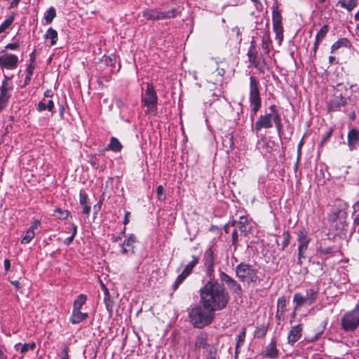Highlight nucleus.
Returning a JSON list of instances; mask_svg holds the SVG:
<instances>
[{
    "label": "nucleus",
    "instance_id": "a19ab883",
    "mask_svg": "<svg viewBox=\"0 0 359 359\" xmlns=\"http://www.w3.org/2000/svg\"><path fill=\"white\" fill-rule=\"evenodd\" d=\"M245 330H243L241 333H240L236 337V353L238 352V348L241 345H243V344L244 342V340H245Z\"/></svg>",
    "mask_w": 359,
    "mask_h": 359
},
{
    "label": "nucleus",
    "instance_id": "de8ad7c7",
    "mask_svg": "<svg viewBox=\"0 0 359 359\" xmlns=\"http://www.w3.org/2000/svg\"><path fill=\"white\" fill-rule=\"evenodd\" d=\"M283 236L284 238V240L283 241V247L282 250H284L285 247H287L289 245L290 243V233L288 231L284 232L283 234Z\"/></svg>",
    "mask_w": 359,
    "mask_h": 359
},
{
    "label": "nucleus",
    "instance_id": "cd10ccee",
    "mask_svg": "<svg viewBox=\"0 0 359 359\" xmlns=\"http://www.w3.org/2000/svg\"><path fill=\"white\" fill-rule=\"evenodd\" d=\"M199 258L197 256L192 255L191 256V261L189 262L186 266L184 267V270L182 271L184 274L186 273L187 276H189L193 269L195 267V266L198 263Z\"/></svg>",
    "mask_w": 359,
    "mask_h": 359
},
{
    "label": "nucleus",
    "instance_id": "bb28decb",
    "mask_svg": "<svg viewBox=\"0 0 359 359\" xmlns=\"http://www.w3.org/2000/svg\"><path fill=\"white\" fill-rule=\"evenodd\" d=\"M272 21L273 26H282V16L278 6H273Z\"/></svg>",
    "mask_w": 359,
    "mask_h": 359
},
{
    "label": "nucleus",
    "instance_id": "473e14b6",
    "mask_svg": "<svg viewBox=\"0 0 359 359\" xmlns=\"http://www.w3.org/2000/svg\"><path fill=\"white\" fill-rule=\"evenodd\" d=\"M161 13H162V20H163V19H167V18H175L180 13V11H179L178 8H172L171 10L161 12Z\"/></svg>",
    "mask_w": 359,
    "mask_h": 359
},
{
    "label": "nucleus",
    "instance_id": "9d476101",
    "mask_svg": "<svg viewBox=\"0 0 359 359\" xmlns=\"http://www.w3.org/2000/svg\"><path fill=\"white\" fill-rule=\"evenodd\" d=\"M219 278L222 283L226 284L227 287L230 290L236 294L239 295L242 293L241 286L237 283L236 280L232 278L226 273L221 271L219 273Z\"/></svg>",
    "mask_w": 359,
    "mask_h": 359
},
{
    "label": "nucleus",
    "instance_id": "c03bdc74",
    "mask_svg": "<svg viewBox=\"0 0 359 359\" xmlns=\"http://www.w3.org/2000/svg\"><path fill=\"white\" fill-rule=\"evenodd\" d=\"M164 188L162 185H159L156 189L157 197L159 201H164L165 199V196L163 194Z\"/></svg>",
    "mask_w": 359,
    "mask_h": 359
},
{
    "label": "nucleus",
    "instance_id": "69168bd1",
    "mask_svg": "<svg viewBox=\"0 0 359 359\" xmlns=\"http://www.w3.org/2000/svg\"><path fill=\"white\" fill-rule=\"evenodd\" d=\"M11 283L17 288L20 287V283L18 280L12 281Z\"/></svg>",
    "mask_w": 359,
    "mask_h": 359
},
{
    "label": "nucleus",
    "instance_id": "9b49d317",
    "mask_svg": "<svg viewBox=\"0 0 359 359\" xmlns=\"http://www.w3.org/2000/svg\"><path fill=\"white\" fill-rule=\"evenodd\" d=\"M18 58L15 55H4L0 56V66L2 68L15 69Z\"/></svg>",
    "mask_w": 359,
    "mask_h": 359
},
{
    "label": "nucleus",
    "instance_id": "f257e3e1",
    "mask_svg": "<svg viewBox=\"0 0 359 359\" xmlns=\"http://www.w3.org/2000/svg\"><path fill=\"white\" fill-rule=\"evenodd\" d=\"M201 303L214 311L222 310L229 302V294L223 285L210 278L200 290Z\"/></svg>",
    "mask_w": 359,
    "mask_h": 359
},
{
    "label": "nucleus",
    "instance_id": "09e8293b",
    "mask_svg": "<svg viewBox=\"0 0 359 359\" xmlns=\"http://www.w3.org/2000/svg\"><path fill=\"white\" fill-rule=\"evenodd\" d=\"M238 240V232H237L236 229H234L233 231L232 232V244L234 246L235 250L237 248Z\"/></svg>",
    "mask_w": 359,
    "mask_h": 359
},
{
    "label": "nucleus",
    "instance_id": "f8f14e48",
    "mask_svg": "<svg viewBox=\"0 0 359 359\" xmlns=\"http://www.w3.org/2000/svg\"><path fill=\"white\" fill-rule=\"evenodd\" d=\"M347 144L351 151L357 149L359 145V130L356 128H352L347 135Z\"/></svg>",
    "mask_w": 359,
    "mask_h": 359
},
{
    "label": "nucleus",
    "instance_id": "8fccbe9b",
    "mask_svg": "<svg viewBox=\"0 0 359 359\" xmlns=\"http://www.w3.org/2000/svg\"><path fill=\"white\" fill-rule=\"evenodd\" d=\"M9 98L0 96V111L6 107L8 102Z\"/></svg>",
    "mask_w": 359,
    "mask_h": 359
},
{
    "label": "nucleus",
    "instance_id": "6e6d98bb",
    "mask_svg": "<svg viewBox=\"0 0 359 359\" xmlns=\"http://www.w3.org/2000/svg\"><path fill=\"white\" fill-rule=\"evenodd\" d=\"M332 130L330 129L327 133L326 135H325V137H323V140H322V144L325 143L332 135Z\"/></svg>",
    "mask_w": 359,
    "mask_h": 359
},
{
    "label": "nucleus",
    "instance_id": "a878e982",
    "mask_svg": "<svg viewBox=\"0 0 359 359\" xmlns=\"http://www.w3.org/2000/svg\"><path fill=\"white\" fill-rule=\"evenodd\" d=\"M122 147L123 146L119 140L117 138L112 137L110 139V142L108 144L107 149L113 151L114 152H118L122 149Z\"/></svg>",
    "mask_w": 359,
    "mask_h": 359
},
{
    "label": "nucleus",
    "instance_id": "6e6552de",
    "mask_svg": "<svg viewBox=\"0 0 359 359\" xmlns=\"http://www.w3.org/2000/svg\"><path fill=\"white\" fill-rule=\"evenodd\" d=\"M269 109V112L259 116L255 126H252V130L258 132L263 128L269 129L273 127V117L276 115L278 110L274 104L270 106Z\"/></svg>",
    "mask_w": 359,
    "mask_h": 359
},
{
    "label": "nucleus",
    "instance_id": "49530a36",
    "mask_svg": "<svg viewBox=\"0 0 359 359\" xmlns=\"http://www.w3.org/2000/svg\"><path fill=\"white\" fill-rule=\"evenodd\" d=\"M36 344L34 343L25 344L22 346L20 352L22 353H25L29 349L34 350Z\"/></svg>",
    "mask_w": 359,
    "mask_h": 359
},
{
    "label": "nucleus",
    "instance_id": "4c0bfd02",
    "mask_svg": "<svg viewBox=\"0 0 359 359\" xmlns=\"http://www.w3.org/2000/svg\"><path fill=\"white\" fill-rule=\"evenodd\" d=\"M188 276L182 271L176 278L175 281L174 282V283L172 284V290H176L180 285L181 283H182V282L185 280V278L187 277Z\"/></svg>",
    "mask_w": 359,
    "mask_h": 359
},
{
    "label": "nucleus",
    "instance_id": "4d7b16f0",
    "mask_svg": "<svg viewBox=\"0 0 359 359\" xmlns=\"http://www.w3.org/2000/svg\"><path fill=\"white\" fill-rule=\"evenodd\" d=\"M34 69V66L32 64H30V65L27 67V74H29V76H32V74H33Z\"/></svg>",
    "mask_w": 359,
    "mask_h": 359
},
{
    "label": "nucleus",
    "instance_id": "5701e85b",
    "mask_svg": "<svg viewBox=\"0 0 359 359\" xmlns=\"http://www.w3.org/2000/svg\"><path fill=\"white\" fill-rule=\"evenodd\" d=\"M278 351L276 348V343L274 339H272L266 349V356L270 358H275L278 356Z\"/></svg>",
    "mask_w": 359,
    "mask_h": 359
},
{
    "label": "nucleus",
    "instance_id": "f3484780",
    "mask_svg": "<svg viewBox=\"0 0 359 359\" xmlns=\"http://www.w3.org/2000/svg\"><path fill=\"white\" fill-rule=\"evenodd\" d=\"M297 241L299 242L298 248H300L301 250H306L308 248L310 239L308 238L306 233L304 230L299 231Z\"/></svg>",
    "mask_w": 359,
    "mask_h": 359
},
{
    "label": "nucleus",
    "instance_id": "39448f33",
    "mask_svg": "<svg viewBox=\"0 0 359 359\" xmlns=\"http://www.w3.org/2000/svg\"><path fill=\"white\" fill-rule=\"evenodd\" d=\"M235 271L241 281L255 283L259 279L257 269L250 264L242 262L236 267Z\"/></svg>",
    "mask_w": 359,
    "mask_h": 359
},
{
    "label": "nucleus",
    "instance_id": "7c9ffc66",
    "mask_svg": "<svg viewBox=\"0 0 359 359\" xmlns=\"http://www.w3.org/2000/svg\"><path fill=\"white\" fill-rule=\"evenodd\" d=\"M57 37V32L53 28H49L45 34L46 39H50L51 40V41H50L51 46H54L56 44Z\"/></svg>",
    "mask_w": 359,
    "mask_h": 359
},
{
    "label": "nucleus",
    "instance_id": "4be33fe9",
    "mask_svg": "<svg viewBox=\"0 0 359 359\" xmlns=\"http://www.w3.org/2000/svg\"><path fill=\"white\" fill-rule=\"evenodd\" d=\"M54 108V102L52 100H47L43 98L38 104L37 109L39 111L48 109L49 111H52Z\"/></svg>",
    "mask_w": 359,
    "mask_h": 359
},
{
    "label": "nucleus",
    "instance_id": "338daca9",
    "mask_svg": "<svg viewBox=\"0 0 359 359\" xmlns=\"http://www.w3.org/2000/svg\"><path fill=\"white\" fill-rule=\"evenodd\" d=\"M217 72L219 76H223L225 74V70L224 69H217Z\"/></svg>",
    "mask_w": 359,
    "mask_h": 359
},
{
    "label": "nucleus",
    "instance_id": "412c9836",
    "mask_svg": "<svg viewBox=\"0 0 359 359\" xmlns=\"http://www.w3.org/2000/svg\"><path fill=\"white\" fill-rule=\"evenodd\" d=\"M143 16L149 20H162V13L157 10H146L143 11Z\"/></svg>",
    "mask_w": 359,
    "mask_h": 359
},
{
    "label": "nucleus",
    "instance_id": "2eb2a0df",
    "mask_svg": "<svg viewBox=\"0 0 359 359\" xmlns=\"http://www.w3.org/2000/svg\"><path fill=\"white\" fill-rule=\"evenodd\" d=\"M135 241V236L130 234L121 244V253L126 255L130 251L134 253V243Z\"/></svg>",
    "mask_w": 359,
    "mask_h": 359
},
{
    "label": "nucleus",
    "instance_id": "ea45409f",
    "mask_svg": "<svg viewBox=\"0 0 359 359\" xmlns=\"http://www.w3.org/2000/svg\"><path fill=\"white\" fill-rule=\"evenodd\" d=\"M34 231H33L32 229H28L26 232L25 236L22 238L21 243H29L34 238Z\"/></svg>",
    "mask_w": 359,
    "mask_h": 359
},
{
    "label": "nucleus",
    "instance_id": "b1692460",
    "mask_svg": "<svg viewBox=\"0 0 359 359\" xmlns=\"http://www.w3.org/2000/svg\"><path fill=\"white\" fill-rule=\"evenodd\" d=\"M8 80L9 79L7 76H5V79L2 82L0 93V96L7 98H10V91L12 89V86L10 85Z\"/></svg>",
    "mask_w": 359,
    "mask_h": 359
},
{
    "label": "nucleus",
    "instance_id": "0e129e2a",
    "mask_svg": "<svg viewBox=\"0 0 359 359\" xmlns=\"http://www.w3.org/2000/svg\"><path fill=\"white\" fill-rule=\"evenodd\" d=\"M208 359H217L216 351H210Z\"/></svg>",
    "mask_w": 359,
    "mask_h": 359
},
{
    "label": "nucleus",
    "instance_id": "e2e57ef3",
    "mask_svg": "<svg viewBox=\"0 0 359 359\" xmlns=\"http://www.w3.org/2000/svg\"><path fill=\"white\" fill-rule=\"evenodd\" d=\"M306 250H301L300 248H298V258H304L305 256L304 255V252Z\"/></svg>",
    "mask_w": 359,
    "mask_h": 359
},
{
    "label": "nucleus",
    "instance_id": "dca6fc26",
    "mask_svg": "<svg viewBox=\"0 0 359 359\" xmlns=\"http://www.w3.org/2000/svg\"><path fill=\"white\" fill-rule=\"evenodd\" d=\"M328 30H329L328 25H325L321 27V29L317 33L316 36V41H315L313 48L314 54H316L320 41L325 38V36L327 34Z\"/></svg>",
    "mask_w": 359,
    "mask_h": 359
},
{
    "label": "nucleus",
    "instance_id": "ddd939ff",
    "mask_svg": "<svg viewBox=\"0 0 359 359\" xmlns=\"http://www.w3.org/2000/svg\"><path fill=\"white\" fill-rule=\"evenodd\" d=\"M248 57L250 63L253 65L256 68H259V59L258 57V53L256 50L255 41H252L250 43V46L248 51Z\"/></svg>",
    "mask_w": 359,
    "mask_h": 359
},
{
    "label": "nucleus",
    "instance_id": "5fc2aeb1",
    "mask_svg": "<svg viewBox=\"0 0 359 359\" xmlns=\"http://www.w3.org/2000/svg\"><path fill=\"white\" fill-rule=\"evenodd\" d=\"M39 226L40 222L39 220H35L29 229H32L34 231V230L37 229Z\"/></svg>",
    "mask_w": 359,
    "mask_h": 359
},
{
    "label": "nucleus",
    "instance_id": "20e7f679",
    "mask_svg": "<svg viewBox=\"0 0 359 359\" xmlns=\"http://www.w3.org/2000/svg\"><path fill=\"white\" fill-rule=\"evenodd\" d=\"M341 326L345 332H353L359 327V303L341 317Z\"/></svg>",
    "mask_w": 359,
    "mask_h": 359
},
{
    "label": "nucleus",
    "instance_id": "c9c22d12",
    "mask_svg": "<svg viewBox=\"0 0 359 359\" xmlns=\"http://www.w3.org/2000/svg\"><path fill=\"white\" fill-rule=\"evenodd\" d=\"M14 20V16L10 15L8 16L4 22L0 25V33H2L6 31V29H8L11 25L13 23Z\"/></svg>",
    "mask_w": 359,
    "mask_h": 359
},
{
    "label": "nucleus",
    "instance_id": "aec40b11",
    "mask_svg": "<svg viewBox=\"0 0 359 359\" xmlns=\"http://www.w3.org/2000/svg\"><path fill=\"white\" fill-rule=\"evenodd\" d=\"M208 344V335L205 332H201L196 336L195 347L196 348H205Z\"/></svg>",
    "mask_w": 359,
    "mask_h": 359
},
{
    "label": "nucleus",
    "instance_id": "864d4df0",
    "mask_svg": "<svg viewBox=\"0 0 359 359\" xmlns=\"http://www.w3.org/2000/svg\"><path fill=\"white\" fill-rule=\"evenodd\" d=\"M83 205V212L86 215H88L90 212V206L88 204L82 205Z\"/></svg>",
    "mask_w": 359,
    "mask_h": 359
},
{
    "label": "nucleus",
    "instance_id": "423d86ee",
    "mask_svg": "<svg viewBox=\"0 0 359 359\" xmlns=\"http://www.w3.org/2000/svg\"><path fill=\"white\" fill-rule=\"evenodd\" d=\"M250 102L252 106L251 111L255 115L261 107V97L259 90V82L256 78L251 76L250 78Z\"/></svg>",
    "mask_w": 359,
    "mask_h": 359
},
{
    "label": "nucleus",
    "instance_id": "bf43d9fd",
    "mask_svg": "<svg viewBox=\"0 0 359 359\" xmlns=\"http://www.w3.org/2000/svg\"><path fill=\"white\" fill-rule=\"evenodd\" d=\"M74 239V236H73L72 235L70 236L69 237L66 238V240L65 241V244L67 245H69L73 242Z\"/></svg>",
    "mask_w": 359,
    "mask_h": 359
},
{
    "label": "nucleus",
    "instance_id": "774afa93",
    "mask_svg": "<svg viewBox=\"0 0 359 359\" xmlns=\"http://www.w3.org/2000/svg\"><path fill=\"white\" fill-rule=\"evenodd\" d=\"M353 223L355 225H359V213L355 217Z\"/></svg>",
    "mask_w": 359,
    "mask_h": 359
},
{
    "label": "nucleus",
    "instance_id": "c756f323",
    "mask_svg": "<svg viewBox=\"0 0 359 359\" xmlns=\"http://www.w3.org/2000/svg\"><path fill=\"white\" fill-rule=\"evenodd\" d=\"M102 287L104 292V302L105 303L106 308L107 311L111 313L113 310V303L109 299V291L104 284L102 285Z\"/></svg>",
    "mask_w": 359,
    "mask_h": 359
},
{
    "label": "nucleus",
    "instance_id": "052dcab7",
    "mask_svg": "<svg viewBox=\"0 0 359 359\" xmlns=\"http://www.w3.org/2000/svg\"><path fill=\"white\" fill-rule=\"evenodd\" d=\"M63 354L64 355L61 358V359H69L68 348L67 346L63 349Z\"/></svg>",
    "mask_w": 359,
    "mask_h": 359
},
{
    "label": "nucleus",
    "instance_id": "37998d69",
    "mask_svg": "<svg viewBox=\"0 0 359 359\" xmlns=\"http://www.w3.org/2000/svg\"><path fill=\"white\" fill-rule=\"evenodd\" d=\"M273 123H275V126L279 132L281 130L282 128V123H281V118L279 114V112L278 111L276 116H273Z\"/></svg>",
    "mask_w": 359,
    "mask_h": 359
},
{
    "label": "nucleus",
    "instance_id": "a18cd8bd",
    "mask_svg": "<svg viewBox=\"0 0 359 359\" xmlns=\"http://www.w3.org/2000/svg\"><path fill=\"white\" fill-rule=\"evenodd\" d=\"M79 202L81 205L88 204V194L84 191H81L79 194Z\"/></svg>",
    "mask_w": 359,
    "mask_h": 359
},
{
    "label": "nucleus",
    "instance_id": "1a4fd4ad",
    "mask_svg": "<svg viewBox=\"0 0 359 359\" xmlns=\"http://www.w3.org/2000/svg\"><path fill=\"white\" fill-rule=\"evenodd\" d=\"M204 269L207 276L211 278L215 272V257L213 250L208 248L205 250L203 257Z\"/></svg>",
    "mask_w": 359,
    "mask_h": 359
},
{
    "label": "nucleus",
    "instance_id": "72a5a7b5",
    "mask_svg": "<svg viewBox=\"0 0 359 359\" xmlns=\"http://www.w3.org/2000/svg\"><path fill=\"white\" fill-rule=\"evenodd\" d=\"M56 16V11L53 7H50L45 13V20L47 23H50Z\"/></svg>",
    "mask_w": 359,
    "mask_h": 359
},
{
    "label": "nucleus",
    "instance_id": "603ef678",
    "mask_svg": "<svg viewBox=\"0 0 359 359\" xmlns=\"http://www.w3.org/2000/svg\"><path fill=\"white\" fill-rule=\"evenodd\" d=\"M130 215V212L129 211H126L125 213V217L123 219V224L126 226L129 222V217Z\"/></svg>",
    "mask_w": 359,
    "mask_h": 359
},
{
    "label": "nucleus",
    "instance_id": "79ce46f5",
    "mask_svg": "<svg viewBox=\"0 0 359 359\" xmlns=\"http://www.w3.org/2000/svg\"><path fill=\"white\" fill-rule=\"evenodd\" d=\"M55 215L60 219H65L69 216V212L67 210H64L60 208H57L55 210Z\"/></svg>",
    "mask_w": 359,
    "mask_h": 359
},
{
    "label": "nucleus",
    "instance_id": "f03ea898",
    "mask_svg": "<svg viewBox=\"0 0 359 359\" xmlns=\"http://www.w3.org/2000/svg\"><path fill=\"white\" fill-rule=\"evenodd\" d=\"M215 311L202 306H196L189 312V318L192 325L197 328H203L210 325L215 316Z\"/></svg>",
    "mask_w": 359,
    "mask_h": 359
},
{
    "label": "nucleus",
    "instance_id": "a211bd4d",
    "mask_svg": "<svg viewBox=\"0 0 359 359\" xmlns=\"http://www.w3.org/2000/svg\"><path fill=\"white\" fill-rule=\"evenodd\" d=\"M233 225L236 226L238 228L241 233L244 236H246L248 230V219L245 216L240 217V219L238 222H233Z\"/></svg>",
    "mask_w": 359,
    "mask_h": 359
},
{
    "label": "nucleus",
    "instance_id": "e433bc0d",
    "mask_svg": "<svg viewBox=\"0 0 359 359\" xmlns=\"http://www.w3.org/2000/svg\"><path fill=\"white\" fill-rule=\"evenodd\" d=\"M271 43L269 34H266L262 39V47L266 53H269V46Z\"/></svg>",
    "mask_w": 359,
    "mask_h": 359
},
{
    "label": "nucleus",
    "instance_id": "13d9d810",
    "mask_svg": "<svg viewBox=\"0 0 359 359\" xmlns=\"http://www.w3.org/2000/svg\"><path fill=\"white\" fill-rule=\"evenodd\" d=\"M4 268L6 272H7L11 268V263L8 259H6L4 260Z\"/></svg>",
    "mask_w": 359,
    "mask_h": 359
},
{
    "label": "nucleus",
    "instance_id": "f704fd0d",
    "mask_svg": "<svg viewBox=\"0 0 359 359\" xmlns=\"http://www.w3.org/2000/svg\"><path fill=\"white\" fill-rule=\"evenodd\" d=\"M86 301V297L84 294H80L74 302V309H81V306Z\"/></svg>",
    "mask_w": 359,
    "mask_h": 359
},
{
    "label": "nucleus",
    "instance_id": "680f3d73",
    "mask_svg": "<svg viewBox=\"0 0 359 359\" xmlns=\"http://www.w3.org/2000/svg\"><path fill=\"white\" fill-rule=\"evenodd\" d=\"M53 95V92L50 90H47L44 93V98L51 97Z\"/></svg>",
    "mask_w": 359,
    "mask_h": 359
},
{
    "label": "nucleus",
    "instance_id": "0eeeda50",
    "mask_svg": "<svg viewBox=\"0 0 359 359\" xmlns=\"http://www.w3.org/2000/svg\"><path fill=\"white\" fill-rule=\"evenodd\" d=\"M142 102L147 107V114H155L157 109L158 98L151 83H147L145 93L142 95Z\"/></svg>",
    "mask_w": 359,
    "mask_h": 359
},
{
    "label": "nucleus",
    "instance_id": "6ab92c4d",
    "mask_svg": "<svg viewBox=\"0 0 359 359\" xmlns=\"http://www.w3.org/2000/svg\"><path fill=\"white\" fill-rule=\"evenodd\" d=\"M80 310L81 309H73V313L70 318V321L73 324L79 323L87 318L88 314L81 312Z\"/></svg>",
    "mask_w": 359,
    "mask_h": 359
},
{
    "label": "nucleus",
    "instance_id": "393cba45",
    "mask_svg": "<svg viewBox=\"0 0 359 359\" xmlns=\"http://www.w3.org/2000/svg\"><path fill=\"white\" fill-rule=\"evenodd\" d=\"M337 5L350 12L357 6V0H339Z\"/></svg>",
    "mask_w": 359,
    "mask_h": 359
},
{
    "label": "nucleus",
    "instance_id": "58836bf2",
    "mask_svg": "<svg viewBox=\"0 0 359 359\" xmlns=\"http://www.w3.org/2000/svg\"><path fill=\"white\" fill-rule=\"evenodd\" d=\"M274 32L276 33V38L278 40L279 44L281 43L283 39V26H273Z\"/></svg>",
    "mask_w": 359,
    "mask_h": 359
},
{
    "label": "nucleus",
    "instance_id": "7ed1b4c3",
    "mask_svg": "<svg viewBox=\"0 0 359 359\" xmlns=\"http://www.w3.org/2000/svg\"><path fill=\"white\" fill-rule=\"evenodd\" d=\"M318 294L319 289L315 287L307 288L305 294L301 292L295 293L293 297V302L296 304L295 309L311 305L316 301Z\"/></svg>",
    "mask_w": 359,
    "mask_h": 359
},
{
    "label": "nucleus",
    "instance_id": "4468645a",
    "mask_svg": "<svg viewBox=\"0 0 359 359\" xmlns=\"http://www.w3.org/2000/svg\"><path fill=\"white\" fill-rule=\"evenodd\" d=\"M302 325H297L292 327L287 337V341L290 344H294L302 337Z\"/></svg>",
    "mask_w": 359,
    "mask_h": 359
},
{
    "label": "nucleus",
    "instance_id": "3c124183",
    "mask_svg": "<svg viewBox=\"0 0 359 359\" xmlns=\"http://www.w3.org/2000/svg\"><path fill=\"white\" fill-rule=\"evenodd\" d=\"M19 46L18 43H8L6 46V48L7 49H11V50H15L16 48H18Z\"/></svg>",
    "mask_w": 359,
    "mask_h": 359
},
{
    "label": "nucleus",
    "instance_id": "c85d7f7f",
    "mask_svg": "<svg viewBox=\"0 0 359 359\" xmlns=\"http://www.w3.org/2000/svg\"><path fill=\"white\" fill-rule=\"evenodd\" d=\"M276 317L280 318L286 311V298L284 296L278 299Z\"/></svg>",
    "mask_w": 359,
    "mask_h": 359
},
{
    "label": "nucleus",
    "instance_id": "2f4dec72",
    "mask_svg": "<svg viewBox=\"0 0 359 359\" xmlns=\"http://www.w3.org/2000/svg\"><path fill=\"white\" fill-rule=\"evenodd\" d=\"M348 45H349V41L347 39H346V38L341 39L338 40L337 42H335L332 46V53H333L335 50H337V49H339L341 46L347 47V46H348Z\"/></svg>",
    "mask_w": 359,
    "mask_h": 359
}]
</instances>
